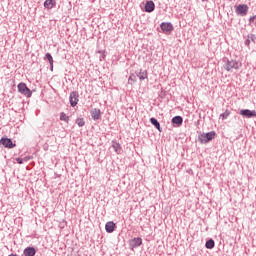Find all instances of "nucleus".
Here are the masks:
<instances>
[{"instance_id": "obj_1", "label": "nucleus", "mask_w": 256, "mask_h": 256, "mask_svg": "<svg viewBox=\"0 0 256 256\" xmlns=\"http://www.w3.org/2000/svg\"><path fill=\"white\" fill-rule=\"evenodd\" d=\"M243 64H241V62L237 61V60H226V63L224 64V69L226 71H233V69L237 70V69H241Z\"/></svg>"}, {"instance_id": "obj_2", "label": "nucleus", "mask_w": 256, "mask_h": 256, "mask_svg": "<svg viewBox=\"0 0 256 256\" xmlns=\"http://www.w3.org/2000/svg\"><path fill=\"white\" fill-rule=\"evenodd\" d=\"M216 133L214 131L203 133L199 136L200 143H209V141H213L216 137Z\"/></svg>"}, {"instance_id": "obj_3", "label": "nucleus", "mask_w": 256, "mask_h": 256, "mask_svg": "<svg viewBox=\"0 0 256 256\" xmlns=\"http://www.w3.org/2000/svg\"><path fill=\"white\" fill-rule=\"evenodd\" d=\"M18 91L22 95H25L26 97H31L32 93L31 90L27 87V84L25 83H20L18 84Z\"/></svg>"}, {"instance_id": "obj_4", "label": "nucleus", "mask_w": 256, "mask_h": 256, "mask_svg": "<svg viewBox=\"0 0 256 256\" xmlns=\"http://www.w3.org/2000/svg\"><path fill=\"white\" fill-rule=\"evenodd\" d=\"M249 12V6L245 4H240L236 7V14L241 15V17H245L247 13Z\"/></svg>"}, {"instance_id": "obj_5", "label": "nucleus", "mask_w": 256, "mask_h": 256, "mask_svg": "<svg viewBox=\"0 0 256 256\" xmlns=\"http://www.w3.org/2000/svg\"><path fill=\"white\" fill-rule=\"evenodd\" d=\"M240 115H242V117H247L248 119H251V117H256V111L244 109L240 110Z\"/></svg>"}, {"instance_id": "obj_6", "label": "nucleus", "mask_w": 256, "mask_h": 256, "mask_svg": "<svg viewBox=\"0 0 256 256\" xmlns=\"http://www.w3.org/2000/svg\"><path fill=\"white\" fill-rule=\"evenodd\" d=\"M160 28L163 33H171V31H173V24H171L169 22H163L160 25Z\"/></svg>"}, {"instance_id": "obj_7", "label": "nucleus", "mask_w": 256, "mask_h": 256, "mask_svg": "<svg viewBox=\"0 0 256 256\" xmlns=\"http://www.w3.org/2000/svg\"><path fill=\"white\" fill-rule=\"evenodd\" d=\"M77 103H79V94H77V92H72L70 94V105L76 107Z\"/></svg>"}, {"instance_id": "obj_8", "label": "nucleus", "mask_w": 256, "mask_h": 256, "mask_svg": "<svg viewBox=\"0 0 256 256\" xmlns=\"http://www.w3.org/2000/svg\"><path fill=\"white\" fill-rule=\"evenodd\" d=\"M0 143L8 149H13V147H15V144H13V141L9 138H2Z\"/></svg>"}, {"instance_id": "obj_9", "label": "nucleus", "mask_w": 256, "mask_h": 256, "mask_svg": "<svg viewBox=\"0 0 256 256\" xmlns=\"http://www.w3.org/2000/svg\"><path fill=\"white\" fill-rule=\"evenodd\" d=\"M146 13H153L155 11V3L153 1H147L145 4Z\"/></svg>"}, {"instance_id": "obj_10", "label": "nucleus", "mask_w": 256, "mask_h": 256, "mask_svg": "<svg viewBox=\"0 0 256 256\" xmlns=\"http://www.w3.org/2000/svg\"><path fill=\"white\" fill-rule=\"evenodd\" d=\"M91 117L94 121H97L99 119H101V110L98 109V108H94L92 111H91Z\"/></svg>"}, {"instance_id": "obj_11", "label": "nucleus", "mask_w": 256, "mask_h": 256, "mask_svg": "<svg viewBox=\"0 0 256 256\" xmlns=\"http://www.w3.org/2000/svg\"><path fill=\"white\" fill-rule=\"evenodd\" d=\"M143 240L141 238H134L130 241V246L135 249V247H141Z\"/></svg>"}, {"instance_id": "obj_12", "label": "nucleus", "mask_w": 256, "mask_h": 256, "mask_svg": "<svg viewBox=\"0 0 256 256\" xmlns=\"http://www.w3.org/2000/svg\"><path fill=\"white\" fill-rule=\"evenodd\" d=\"M37 253V250H35V248L33 247H27L24 252L23 255L24 256H35V254Z\"/></svg>"}, {"instance_id": "obj_13", "label": "nucleus", "mask_w": 256, "mask_h": 256, "mask_svg": "<svg viewBox=\"0 0 256 256\" xmlns=\"http://www.w3.org/2000/svg\"><path fill=\"white\" fill-rule=\"evenodd\" d=\"M105 229L107 233H113V231H115V223L114 222L106 223Z\"/></svg>"}, {"instance_id": "obj_14", "label": "nucleus", "mask_w": 256, "mask_h": 256, "mask_svg": "<svg viewBox=\"0 0 256 256\" xmlns=\"http://www.w3.org/2000/svg\"><path fill=\"white\" fill-rule=\"evenodd\" d=\"M56 5L55 0H46L44 2V7H46V9H53V7Z\"/></svg>"}, {"instance_id": "obj_15", "label": "nucleus", "mask_w": 256, "mask_h": 256, "mask_svg": "<svg viewBox=\"0 0 256 256\" xmlns=\"http://www.w3.org/2000/svg\"><path fill=\"white\" fill-rule=\"evenodd\" d=\"M148 73H147V70H141L139 73H138V78L140 81H143L145 79H148Z\"/></svg>"}, {"instance_id": "obj_16", "label": "nucleus", "mask_w": 256, "mask_h": 256, "mask_svg": "<svg viewBox=\"0 0 256 256\" xmlns=\"http://www.w3.org/2000/svg\"><path fill=\"white\" fill-rule=\"evenodd\" d=\"M172 123L174 125H182L183 124V117L181 116H176L172 119Z\"/></svg>"}, {"instance_id": "obj_17", "label": "nucleus", "mask_w": 256, "mask_h": 256, "mask_svg": "<svg viewBox=\"0 0 256 256\" xmlns=\"http://www.w3.org/2000/svg\"><path fill=\"white\" fill-rule=\"evenodd\" d=\"M150 122L152 123V125H154V127H156V129H158V131L161 133V124H159V121H157V119L155 118H151Z\"/></svg>"}, {"instance_id": "obj_18", "label": "nucleus", "mask_w": 256, "mask_h": 256, "mask_svg": "<svg viewBox=\"0 0 256 256\" xmlns=\"http://www.w3.org/2000/svg\"><path fill=\"white\" fill-rule=\"evenodd\" d=\"M45 58L49 61L50 71H53V56H51L49 53H46Z\"/></svg>"}, {"instance_id": "obj_19", "label": "nucleus", "mask_w": 256, "mask_h": 256, "mask_svg": "<svg viewBox=\"0 0 256 256\" xmlns=\"http://www.w3.org/2000/svg\"><path fill=\"white\" fill-rule=\"evenodd\" d=\"M206 249H213L215 247V241L212 239L208 240L205 244Z\"/></svg>"}, {"instance_id": "obj_20", "label": "nucleus", "mask_w": 256, "mask_h": 256, "mask_svg": "<svg viewBox=\"0 0 256 256\" xmlns=\"http://www.w3.org/2000/svg\"><path fill=\"white\" fill-rule=\"evenodd\" d=\"M112 147L116 151V153H121V145L119 143L113 142Z\"/></svg>"}, {"instance_id": "obj_21", "label": "nucleus", "mask_w": 256, "mask_h": 256, "mask_svg": "<svg viewBox=\"0 0 256 256\" xmlns=\"http://www.w3.org/2000/svg\"><path fill=\"white\" fill-rule=\"evenodd\" d=\"M60 121H65L66 123H69V116H67V114L62 112L60 114Z\"/></svg>"}, {"instance_id": "obj_22", "label": "nucleus", "mask_w": 256, "mask_h": 256, "mask_svg": "<svg viewBox=\"0 0 256 256\" xmlns=\"http://www.w3.org/2000/svg\"><path fill=\"white\" fill-rule=\"evenodd\" d=\"M76 125H78V127H83L85 125V119L77 118L76 119Z\"/></svg>"}, {"instance_id": "obj_23", "label": "nucleus", "mask_w": 256, "mask_h": 256, "mask_svg": "<svg viewBox=\"0 0 256 256\" xmlns=\"http://www.w3.org/2000/svg\"><path fill=\"white\" fill-rule=\"evenodd\" d=\"M231 115V112L229 110H226L223 114L220 115V118L225 120Z\"/></svg>"}, {"instance_id": "obj_24", "label": "nucleus", "mask_w": 256, "mask_h": 256, "mask_svg": "<svg viewBox=\"0 0 256 256\" xmlns=\"http://www.w3.org/2000/svg\"><path fill=\"white\" fill-rule=\"evenodd\" d=\"M128 81L131 85H133V83H135V81H137V76H135V74L130 75Z\"/></svg>"}, {"instance_id": "obj_25", "label": "nucleus", "mask_w": 256, "mask_h": 256, "mask_svg": "<svg viewBox=\"0 0 256 256\" xmlns=\"http://www.w3.org/2000/svg\"><path fill=\"white\" fill-rule=\"evenodd\" d=\"M16 161L19 163V165L23 164V160L21 158H17Z\"/></svg>"}, {"instance_id": "obj_26", "label": "nucleus", "mask_w": 256, "mask_h": 256, "mask_svg": "<svg viewBox=\"0 0 256 256\" xmlns=\"http://www.w3.org/2000/svg\"><path fill=\"white\" fill-rule=\"evenodd\" d=\"M253 21H255V16L250 18V23H253Z\"/></svg>"}, {"instance_id": "obj_27", "label": "nucleus", "mask_w": 256, "mask_h": 256, "mask_svg": "<svg viewBox=\"0 0 256 256\" xmlns=\"http://www.w3.org/2000/svg\"><path fill=\"white\" fill-rule=\"evenodd\" d=\"M246 45H249V40L246 41Z\"/></svg>"}]
</instances>
